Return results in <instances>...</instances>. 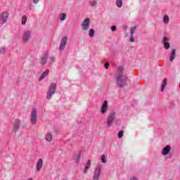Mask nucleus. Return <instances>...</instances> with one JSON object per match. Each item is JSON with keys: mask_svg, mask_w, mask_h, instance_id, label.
<instances>
[{"mask_svg": "<svg viewBox=\"0 0 180 180\" xmlns=\"http://www.w3.org/2000/svg\"><path fill=\"white\" fill-rule=\"evenodd\" d=\"M117 85L119 88L124 86L126 85V81H127V77L124 75V68L123 66H120L117 68Z\"/></svg>", "mask_w": 180, "mask_h": 180, "instance_id": "obj_1", "label": "nucleus"}, {"mask_svg": "<svg viewBox=\"0 0 180 180\" xmlns=\"http://www.w3.org/2000/svg\"><path fill=\"white\" fill-rule=\"evenodd\" d=\"M56 89H57V84H51L46 96L47 99H51V96L56 94Z\"/></svg>", "mask_w": 180, "mask_h": 180, "instance_id": "obj_2", "label": "nucleus"}, {"mask_svg": "<svg viewBox=\"0 0 180 180\" xmlns=\"http://www.w3.org/2000/svg\"><path fill=\"white\" fill-rule=\"evenodd\" d=\"M9 18V13L8 11H4L0 13V25H5L8 22Z\"/></svg>", "mask_w": 180, "mask_h": 180, "instance_id": "obj_3", "label": "nucleus"}, {"mask_svg": "<svg viewBox=\"0 0 180 180\" xmlns=\"http://www.w3.org/2000/svg\"><path fill=\"white\" fill-rule=\"evenodd\" d=\"M115 117H116V112H115V111H111L108 115V117L107 119L108 127H110V126H112V123H113V121L115 120Z\"/></svg>", "mask_w": 180, "mask_h": 180, "instance_id": "obj_4", "label": "nucleus"}, {"mask_svg": "<svg viewBox=\"0 0 180 180\" xmlns=\"http://www.w3.org/2000/svg\"><path fill=\"white\" fill-rule=\"evenodd\" d=\"M102 169V166L101 165H98L96 167L94 174L93 176L94 180H99V176H101V171Z\"/></svg>", "mask_w": 180, "mask_h": 180, "instance_id": "obj_5", "label": "nucleus"}, {"mask_svg": "<svg viewBox=\"0 0 180 180\" xmlns=\"http://www.w3.org/2000/svg\"><path fill=\"white\" fill-rule=\"evenodd\" d=\"M37 122V110L33 108L31 111V123L34 124Z\"/></svg>", "mask_w": 180, "mask_h": 180, "instance_id": "obj_6", "label": "nucleus"}, {"mask_svg": "<svg viewBox=\"0 0 180 180\" xmlns=\"http://www.w3.org/2000/svg\"><path fill=\"white\" fill-rule=\"evenodd\" d=\"M108 109H109V104L108 103V101H104L101 108V114L105 115V113L108 112Z\"/></svg>", "mask_w": 180, "mask_h": 180, "instance_id": "obj_7", "label": "nucleus"}, {"mask_svg": "<svg viewBox=\"0 0 180 180\" xmlns=\"http://www.w3.org/2000/svg\"><path fill=\"white\" fill-rule=\"evenodd\" d=\"M67 41H68V38L67 37H63L60 43L59 50L63 51L65 49V46H67Z\"/></svg>", "mask_w": 180, "mask_h": 180, "instance_id": "obj_8", "label": "nucleus"}, {"mask_svg": "<svg viewBox=\"0 0 180 180\" xmlns=\"http://www.w3.org/2000/svg\"><path fill=\"white\" fill-rule=\"evenodd\" d=\"M43 168V159L39 158L36 163V171L37 172H40Z\"/></svg>", "mask_w": 180, "mask_h": 180, "instance_id": "obj_9", "label": "nucleus"}, {"mask_svg": "<svg viewBox=\"0 0 180 180\" xmlns=\"http://www.w3.org/2000/svg\"><path fill=\"white\" fill-rule=\"evenodd\" d=\"M20 126V120H15L13 124V131L16 133L18 130H19V127Z\"/></svg>", "mask_w": 180, "mask_h": 180, "instance_id": "obj_10", "label": "nucleus"}, {"mask_svg": "<svg viewBox=\"0 0 180 180\" xmlns=\"http://www.w3.org/2000/svg\"><path fill=\"white\" fill-rule=\"evenodd\" d=\"M30 34H31L30 31L24 32L22 34V40L24 43H27V41H29V39H30Z\"/></svg>", "mask_w": 180, "mask_h": 180, "instance_id": "obj_11", "label": "nucleus"}, {"mask_svg": "<svg viewBox=\"0 0 180 180\" xmlns=\"http://www.w3.org/2000/svg\"><path fill=\"white\" fill-rule=\"evenodd\" d=\"M89 18H86L82 25L83 30H87V29L89 27Z\"/></svg>", "mask_w": 180, "mask_h": 180, "instance_id": "obj_12", "label": "nucleus"}, {"mask_svg": "<svg viewBox=\"0 0 180 180\" xmlns=\"http://www.w3.org/2000/svg\"><path fill=\"white\" fill-rule=\"evenodd\" d=\"M168 41H169V38L165 37L163 38V43L165 44V49H166V50H168V49L171 47V45H169V43Z\"/></svg>", "mask_w": 180, "mask_h": 180, "instance_id": "obj_13", "label": "nucleus"}, {"mask_svg": "<svg viewBox=\"0 0 180 180\" xmlns=\"http://www.w3.org/2000/svg\"><path fill=\"white\" fill-rule=\"evenodd\" d=\"M169 151H171V146H167L166 147H165L162 151V154L163 155H167V154H168V153H169Z\"/></svg>", "mask_w": 180, "mask_h": 180, "instance_id": "obj_14", "label": "nucleus"}, {"mask_svg": "<svg viewBox=\"0 0 180 180\" xmlns=\"http://www.w3.org/2000/svg\"><path fill=\"white\" fill-rule=\"evenodd\" d=\"M48 57H49V53L46 52L44 54V56L41 59V61H40L41 64H46V61Z\"/></svg>", "mask_w": 180, "mask_h": 180, "instance_id": "obj_15", "label": "nucleus"}, {"mask_svg": "<svg viewBox=\"0 0 180 180\" xmlns=\"http://www.w3.org/2000/svg\"><path fill=\"white\" fill-rule=\"evenodd\" d=\"M49 72H50V70H46L45 72L42 73L41 77L39 79V81H41L42 79H44L47 75H49Z\"/></svg>", "mask_w": 180, "mask_h": 180, "instance_id": "obj_16", "label": "nucleus"}, {"mask_svg": "<svg viewBox=\"0 0 180 180\" xmlns=\"http://www.w3.org/2000/svg\"><path fill=\"white\" fill-rule=\"evenodd\" d=\"M58 19L60 20V22L65 20V19H67V14L61 13L58 15Z\"/></svg>", "mask_w": 180, "mask_h": 180, "instance_id": "obj_17", "label": "nucleus"}, {"mask_svg": "<svg viewBox=\"0 0 180 180\" xmlns=\"http://www.w3.org/2000/svg\"><path fill=\"white\" fill-rule=\"evenodd\" d=\"M89 168H91V160L87 161L85 168H84V173L86 174V172H88V169H89Z\"/></svg>", "mask_w": 180, "mask_h": 180, "instance_id": "obj_18", "label": "nucleus"}, {"mask_svg": "<svg viewBox=\"0 0 180 180\" xmlns=\"http://www.w3.org/2000/svg\"><path fill=\"white\" fill-rule=\"evenodd\" d=\"M46 141H52L53 140V135L51 134V133L48 132L46 135Z\"/></svg>", "mask_w": 180, "mask_h": 180, "instance_id": "obj_19", "label": "nucleus"}, {"mask_svg": "<svg viewBox=\"0 0 180 180\" xmlns=\"http://www.w3.org/2000/svg\"><path fill=\"white\" fill-rule=\"evenodd\" d=\"M167 79L165 78L162 82L161 91L164 92V89H165V86L167 85Z\"/></svg>", "mask_w": 180, "mask_h": 180, "instance_id": "obj_20", "label": "nucleus"}, {"mask_svg": "<svg viewBox=\"0 0 180 180\" xmlns=\"http://www.w3.org/2000/svg\"><path fill=\"white\" fill-rule=\"evenodd\" d=\"M175 53H176V50L172 49V53H170V56H169L170 61H174V59L175 58Z\"/></svg>", "mask_w": 180, "mask_h": 180, "instance_id": "obj_21", "label": "nucleus"}, {"mask_svg": "<svg viewBox=\"0 0 180 180\" xmlns=\"http://www.w3.org/2000/svg\"><path fill=\"white\" fill-rule=\"evenodd\" d=\"M163 22L165 25H168V23H169V17H168V15H165L163 17Z\"/></svg>", "mask_w": 180, "mask_h": 180, "instance_id": "obj_22", "label": "nucleus"}, {"mask_svg": "<svg viewBox=\"0 0 180 180\" xmlns=\"http://www.w3.org/2000/svg\"><path fill=\"white\" fill-rule=\"evenodd\" d=\"M27 22V16L23 15L21 19V23L22 25H26V22Z\"/></svg>", "mask_w": 180, "mask_h": 180, "instance_id": "obj_23", "label": "nucleus"}, {"mask_svg": "<svg viewBox=\"0 0 180 180\" xmlns=\"http://www.w3.org/2000/svg\"><path fill=\"white\" fill-rule=\"evenodd\" d=\"M101 162H103V164H106V162H108V159L106 155H101Z\"/></svg>", "mask_w": 180, "mask_h": 180, "instance_id": "obj_24", "label": "nucleus"}, {"mask_svg": "<svg viewBox=\"0 0 180 180\" xmlns=\"http://www.w3.org/2000/svg\"><path fill=\"white\" fill-rule=\"evenodd\" d=\"M116 5L118 8H122V5H123V2L122 0H117Z\"/></svg>", "mask_w": 180, "mask_h": 180, "instance_id": "obj_25", "label": "nucleus"}, {"mask_svg": "<svg viewBox=\"0 0 180 180\" xmlns=\"http://www.w3.org/2000/svg\"><path fill=\"white\" fill-rule=\"evenodd\" d=\"M94 34H95V30H94V29H91L89 32V37H94Z\"/></svg>", "mask_w": 180, "mask_h": 180, "instance_id": "obj_26", "label": "nucleus"}, {"mask_svg": "<svg viewBox=\"0 0 180 180\" xmlns=\"http://www.w3.org/2000/svg\"><path fill=\"white\" fill-rule=\"evenodd\" d=\"M6 53V49L2 47L0 49V54H5Z\"/></svg>", "mask_w": 180, "mask_h": 180, "instance_id": "obj_27", "label": "nucleus"}, {"mask_svg": "<svg viewBox=\"0 0 180 180\" xmlns=\"http://www.w3.org/2000/svg\"><path fill=\"white\" fill-rule=\"evenodd\" d=\"M75 160H76L77 162H78V161H79V160H81V153H79L78 155H77L75 156Z\"/></svg>", "mask_w": 180, "mask_h": 180, "instance_id": "obj_28", "label": "nucleus"}, {"mask_svg": "<svg viewBox=\"0 0 180 180\" xmlns=\"http://www.w3.org/2000/svg\"><path fill=\"white\" fill-rule=\"evenodd\" d=\"M134 32H136V27H133L131 28V35L134 34Z\"/></svg>", "mask_w": 180, "mask_h": 180, "instance_id": "obj_29", "label": "nucleus"}, {"mask_svg": "<svg viewBox=\"0 0 180 180\" xmlns=\"http://www.w3.org/2000/svg\"><path fill=\"white\" fill-rule=\"evenodd\" d=\"M122 137H123V131H120L118 133V138L122 139Z\"/></svg>", "mask_w": 180, "mask_h": 180, "instance_id": "obj_30", "label": "nucleus"}, {"mask_svg": "<svg viewBox=\"0 0 180 180\" xmlns=\"http://www.w3.org/2000/svg\"><path fill=\"white\" fill-rule=\"evenodd\" d=\"M129 41H131V43H134V37L133 35H131Z\"/></svg>", "mask_w": 180, "mask_h": 180, "instance_id": "obj_31", "label": "nucleus"}, {"mask_svg": "<svg viewBox=\"0 0 180 180\" xmlns=\"http://www.w3.org/2000/svg\"><path fill=\"white\" fill-rule=\"evenodd\" d=\"M90 4H91V6H95V5H96V1H91Z\"/></svg>", "mask_w": 180, "mask_h": 180, "instance_id": "obj_32", "label": "nucleus"}, {"mask_svg": "<svg viewBox=\"0 0 180 180\" xmlns=\"http://www.w3.org/2000/svg\"><path fill=\"white\" fill-rule=\"evenodd\" d=\"M109 65H110L109 63H105V68L106 70H108V68H109Z\"/></svg>", "mask_w": 180, "mask_h": 180, "instance_id": "obj_33", "label": "nucleus"}, {"mask_svg": "<svg viewBox=\"0 0 180 180\" xmlns=\"http://www.w3.org/2000/svg\"><path fill=\"white\" fill-rule=\"evenodd\" d=\"M111 30H112V32H115V30H116V26H112V27H111Z\"/></svg>", "mask_w": 180, "mask_h": 180, "instance_id": "obj_34", "label": "nucleus"}, {"mask_svg": "<svg viewBox=\"0 0 180 180\" xmlns=\"http://www.w3.org/2000/svg\"><path fill=\"white\" fill-rule=\"evenodd\" d=\"M130 180H139L137 178L133 176V177H131Z\"/></svg>", "mask_w": 180, "mask_h": 180, "instance_id": "obj_35", "label": "nucleus"}, {"mask_svg": "<svg viewBox=\"0 0 180 180\" xmlns=\"http://www.w3.org/2000/svg\"><path fill=\"white\" fill-rule=\"evenodd\" d=\"M34 4H39V0H32Z\"/></svg>", "mask_w": 180, "mask_h": 180, "instance_id": "obj_36", "label": "nucleus"}, {"mask_svg": "<svg viewBox=\"0 0 180 180\" xmlns=\"http://www.w3.org/2000/svg\"><path fill=\"white\" fill-rule=\"evenodd\" d=\"M50 60H51L49 63H53L54 61V58L51 57Z\"/></svg>", "mask_w": 180, "mask_h": 180, "instance_id": "obj_37", "label": "nucleus"}]
</instances>
